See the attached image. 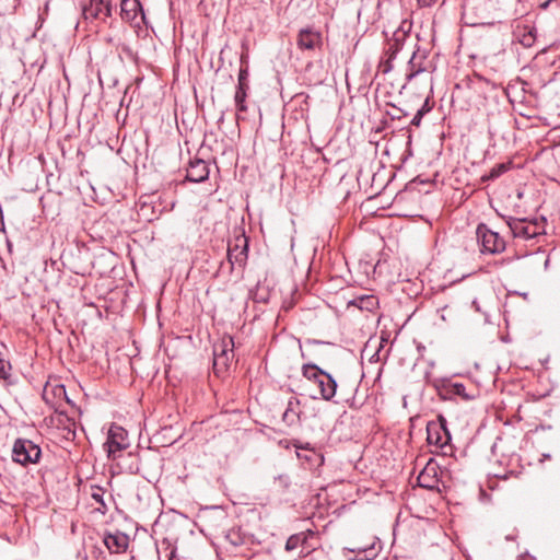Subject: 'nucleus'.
Segmentation results:
<instances>
[{
    "label": "nucleus",
    "mask_w": 560,
    "mask_h": 560,
    "mask_svg": "<svg viewBox=\"0 0 560 560\" xmlns=\"http://www.w3.org/2000/svg\"><path fill=\"white\" fill-rule=\"evenodd\" d=\"M113 289L106 282H84L81 296L86 305H94L95 300L105 299Z\"/></svg>",
    "instance_id": "9"
},
{
    "label": "nucleus",
    "mask_w": 560,
    "mask_h": 560,
    "mask_svg": "<svg viewBox=\"0 0 560 560\" xmlns=\"http://www.w3.org/2000/svg\"><path fill=\"white\" fill-rule=\"evenodd\" d=\"M300 401L296 398H290L283 412L282 420L288 424H294L299 420Z\"/></svg>",
    "instance_id": "18"
},
{
    "label": "nucleus",
    "mask_w": 560,
    "mask_h": 560,
    "mask_svg": "<svg viewBox=\"0 0 560 560\" xmlns=\"http://www.w3.org/2000/svg\"><path fill=\"white\" fill-rule=\"evenodd\" d=\"M427 441L446 454V448L451 442V433L446 428V420L440 417L439 422H429L427 424Z\"/></svg>",
    "instance_id": "6"
},
{
    "label": "nucleus",
    "mask_w": 560,
    "mask_h": 560,
    "mask_svg": "<svg viewBox=\"0 0 560 560\" xmlns=\"http://www.w3.org/2000/svg\"><path fill=\"white\" fill-rule=\"evenodd\" d=\"M517 37L522 46L525 48H530L536 42V31L534 27L528 26L518 27Z\"/></svg>",
    "instance_id": "19"
},
{
    "label": "nucleus",
    "mask_w": 560,
    "mask_h": 560,
    "mask_svg": "<svg viewBox=\"0 0 560 560\" xmlns=\"http://www.w3.org/2000/svg\"><path fill=\"white\" fill-rule=\"evenodd\" d=\"M42 456L40 447L27 439H16L12 447V459L22 466L36 464Z\"/></svg>",
    "instance_id": "4"
},
{
    "label": "nucleus",
    "mask_w": 560,
    "mask_h": 560,
    "mask_svg": "<svg viewBox=\"0 0 560 560\" xmlns=\"http://www.w3.org/2000/svg\"><path fill=\"white\" fill-rule=\"evenodd\" d=\"M439 0H417L419 7L421 8H430L435 4Z\"/></svg>",
    "instance_id": "34"
},
{
    "label": "nucleus",
    "mask_w": 560,
    "mask_h": 560,
    "mask_svg": "<svg viewBox=\"0 0 560 560\" xmlns=\"http://www.w3.org/2000/svg\"><path fill=\"white\" fill-rule=\"evenodd\" d=\"M213 355H224L229 359L234 358V340L231 336H225L219 343L214 345Z\"/></svg>",
    "instance_id": "16"
},
{
    "label": "nucleus",
    "mask_w": 560,
    "mask_h": 560,
    "mask_svg": "<svg viewBox=\"0 0 560 560\" xmlns=\"http://www.w3.org/2000/svg\"><path fill=\"white\" fill-rule=\"evenodd\" d=\"M11 369L10 362L0 357V380L4 381L7 385L14 384L11 375Z\"/></svg>",
    "instance_id": "23"
},
{
    "label": "nucleus",
    "mask_w": 560,
    "mask_h": 560,
    "mask_svg": "<svg viewBox=\"0 0 560 560\" xmlns=\"http://www.w3.org/2000/svg\"><path fill=\"white\" fill-rule=\"evenodd\" d=\"M7 245H8L9 249L11 250L12 244H11V242L9 240H7Z\"/></svg>",
    "instance_id": "38"
},
{
    "label": "nucleus",
    "mask_w": 560,
    "mask_h": 560,
    "mask_svg": "<svg viewBox=\"0 0 560 560\" xmlns=\"http://www.w3.org/2000/svg\"><path fill=\"white\" fill-rule=\"evenodd\" d=\"M418 482L422 488L434 489L438 480L430 476L429 468H425L418 477Z\"/></svg>",
    "instance_id": "25"
},
{
    "label": "nucleus",
    "mask_w": 560,
    "mask_h": 560,
    "mask_svg": "<svg viewBox=\"0 0 560 560\" xmlns=\"http://www.w3.org/2000/svg\"><path fill=\"white\" fill-rule=\"evenodd\" d=\"M322 46V34L312 28H303L298 35V47L302 50H315Z\"/></svg>",
    "instance_id": "14"
},
{
    "label": "nucleus",
    "mask_w": 560,
    "mask_h": 560,
    "mask_svg": "<svg viewBox=\"0 0 560 560\" xmlns=\"http://www.w3.org/2000/svg\"><path fill=\"white\" fill-rule=\"evenodd\" d=\"M246 56L245 55H242L241 56V69H240V72H238V83H237V86L236 88H243V89H249V85H248V67L247 66H244V63L246 62Z\"/></svg>",
    "instance_id": "24"
},
{
    "label": "nucleus",
    "mask_w": 560,
    "mask_h": 560,
    "mask_svg": "<svg viewBox=\"0 0 560 560\" xmlns=\"http://www.w3.org/2000/svg\"><path fill=\"white\" fill-rule=\"evenodd\" d=\"M348 305H353L360 310L372 312L378 305V300L373 294H365L351 300Z\"/></svg>",
    "instance_id": "17"
},
{
    "label": "nucleus",
    "mask_w": 560,
    "mask_h": 560,
    "mask_svg": "<svg viewBox=\"0 0 560 560\" xmlns=\"http://www.w3.org/2000/svg\"><path fill=\"white\" fill-rule=\"evenodd\" d=\"M56 393L66 395V390H65L63 385L56 386Z\"/></svg>",
    "instance_id": "35"
},
{
    "label": "nucleus",
    "mask_w": 560,
    "mask_h": 560,
    "mask_svg": "<svg viewBox=\"0 0 560 560\" xmlns=\"http://www.w3.org/2000/svg\"><path fill=\"white\" fill-rule=\"evenodd\" d=\"M488 2L493 7L494 9H503L510 3L513 2V0H488Z\"/></svg>",
    "instance_id": "30"
},
{
    "label": "nucleus",
    "mask_w": 560,
    "mask_h": 560,
    "mask_svg": "<svg viewBox=\"0 0 560 560\" xmlns=\"http://www.w3.org/2000/svg\"><path fill=\"white\" fill-rule=\"evenodd\" d=\"M307 342H308V343H314V345H320V343H324L323 341L315 340V339H313V340H308Z\"/></svg>",
    "instance_id": "36"
},
{
    "label": "nucleus",
    "mask_w": 560,
    "mask_h": 560,
    "mask_svg": "<svg viewBox=\"0 0 560 560\" xmlns=\"http://www.w3.org/2000/svg\"><path fill=\"white\" fill-rule=\"evenodd\" d=\"M480 252L483 254H499L505 249V241L498 232L490 230L487 224L480 223L476 230Z\"/></svg>",
    "instance_id": "5"
},
{
    "label": "nucleus",
    "mask_w": 560,
    "mask_h": 560,
    "mask_svg": "<svg viewBox=\"0 0 560 560\" xmlns=\"http://www.w3.org/2000/svg\"><path fill=\"white\" fill-rule=\"evenodd\" d=\"M129 444L128 432L120 425L112 424L104 444L108 457L115 459L116 453L128 448Z\"/></svg>",
    "instance_id": "7"
},
{
    "label": "nucleus",
    "mask_w": 560,
    "mask_h": 560,
    "mask_svg": "<svg viewBox=\"0 0 560 560\" xmlns=\"http://www.w3.org/2000/svg\"><path fill=\"white\" fill-rule=\"evenodd\" d=\"M424 115L421 113V112H417V114L413 116V118L411 119V125L412 126H416V127H419L420 124H421V119Z\"/></svg>",
    "instance_id": "33"
},
{
    "label": "nucleus",
    "mask_w": 560,
    "mask_h": 560,
    "mask_svg": "<svg viewBox=\"0 0 560 560\" xmlns=\"http://www.w3.org/2000/svg\"><path fill=\"white\" fill-rule=\"evenodd\" d=\"M306 540V537L304 536V534H294V535H291L288 539H287V542H285V550L287 551H292V550H295L296 548H299L303 542H305Z\"/></svg>",
    "instance_id": "26"
},
{
    "label": "nucleus",
    "mask_w": 560,
    "mask_h": 560,
    "mask_svg": "<svg viewBox=\"0 0 560 560\" xmlns=\"http://www.w3.org/2000/svg\"><path fill=\"white\" fill-rule=\"evenodd\" d=\"M432 108H433V103L430 101V97L428 96L425 98L424 103L422 104V106L418 110L421 112L423 115H425L429 112H431Z\"/></svg>",
    "instance_id": "31"
},
{
    "label": "nucleus",
    "mask_w": 560,
    "mask_h": 560,
    "mask_svg": "<svg viewBox=\"0 0 560 560\" xmlns=\"http://www.w3.org/2000/svg\"><path fill=\"white\" fill-rule=\"evenodd\" d=\"M174 557H175V551L173 550V551H171V553H170L168 560H173V558H174Z\"/></svg>",
    "instance_id": "37"
},
{
    "label": "nucleus",
    "mask_w": 560,
    "mask_h": 560,
    "mask_svg": "<svg viewBox=\"0 0 560 560\" xmlns=\"http://www.w3.org/2000/svg\"><path fill=\"white\" fill-rule=\"evenodd\" d=\"M226 538L231 541L232 545L238 546L242 544L241 537L235 532H230L226 535Z\"/></svg>",
    "instance_id": "32"
},
{
    "label": "nucleus",
    "mask_w": 560,
    "mask_h": 560,
    "mask_svg": "<svg viewBox=\"0 0 560 560\" xmlns=\"http://www.w3.org/2000/svg\"><path fill=\"white\" fill-rule=\"evenodd\" d=\"M248 241L245 235L235 238L234 244H229L228 258L232 266H243L247 259Z\"/></svg>",
    "instance_id": "11"
},
{
    "label": "nucleus",
    "mask_w": 560,
    "mask_h": 560,
    "mask_svg": "<svg viewBox=\"0 0 560 560\" xmlns=\"http://www.w3.org/2000/svg\"><path fill=\"white\" fill-rule=\"evenodd\" d=\"M429 51L425 48H417L408 61L409 72L407 79L411 80L421 72H429L432 70V63L428 59Z\"/></svg>",
    "instance_id": "8"
},
{
    "label": "nucleus",
    "mask_w": 560,
    "mask_h": 560,
    "mask_svg": "<svg viewBox=\"0 0 560 560\" xmlns=\"http://www.w3.org/2000/svg\"><path fill=\"white\" fill-rule=\"evenodd\" d=\"M412 28V22L409 20H402L399 26L393 32L392 36L387 38L385 46L386 60L380 62L378 69L383 73H387L392 70V60L395 59L396 55L405 46V44L411 39L410 31Z\"/></svg>",
    "instance_id": "1"
},
{
    "label": "nucleus",
    "mask_w": 560,
    "mask_h": 560,
    "mask_svg": "<svg viewBox=\"0 0 560 560\" xmlns=\"http://www.w3.org/2000/svg\"><path fill=\"white\" fill-rule=\"evenodd\" d=\"M103 495H104V491L100 487H96V489L91 494L92 499L101 505V508L97 509L98 511H101V509H106V504H105Z\"/></svg>",
    "instance_id": "29"
},
{
    "label": "nucleus",
    "mask_w": 560,
    "mask_h": 560,
    "mask_svg": "<svg viewBox=\"0 0 560 560\" xmlns=\"http://www.w3.org/2000/svg\"><path fill=\"white\" fill-rule=\"evenodd\" d=\"M509 170V164L501 163L491 168L488 179H495Z\"/></svg>",
    "instance_id": "28"
},
{
    "label": "nucleus",
    "mask_w": 560,
    "mask_h": 560,
    "mask_svg": "<svg viewBox=\"0 0 560 560\" xmlns=\"http://www.w3.org/2000/svg\"><path fill=\"white\" fill-rule=\"evenodd\" d=\"M249 89H243V88H236L235 95H234V102L237 112H246L247 105H246V97H247V91Z\"/></svg>",
    "instance_id": "22"
},
{
    "label": "nucleus",
    "mask_w": 560,
    "mask_h": 560,
    "mask_svg": "<svg viewBox=\"0 0 560 560\" xmlns=\"http://www.w3.org/2000/svg\"><path fill=\"white\" fill-rule=\"evenodd\" d=\"M82 13L85 20L105 21L112 14V7L108 0H90Z\"/></svg>",
    "instance_id": "10"
},
{
    "label": "nucleus",
    "mask_w": 560,
    "mask_h": 560,
    "mask_svg": "<svg viewBox=\"0 0 560 560\" xmlns=\"http://www.w3.org/2000/svg\"><path fill=\"white\" fill-rule=\"evenodd\" d=\"M450 393L456 396H460L464 399H471L472 397L466 393V387L462 383H454L450 387Z\"/></svg>",
    "instance_id": "27"
},
{
    "label": "nucleus",
    "mask_w": 560,
    "mask_h": 560,
    "mask_svg": "<svg viewBox=\"0 0 560 560\" xmlns=\"http://www.w3.org/2000/svg\"><path fill=\"white\" fill-rule=\"evenodd\" d=\"M350 551L354 553V558H352V560H372L377 556V550L375 549L374 544L366 548L350 549Z\"/></svg>",
    "instance_id": "20"
},
{
    "label": "nucleus",
    "mask_w": 560,
    "mask_h": 560,
    "mask_svg": "<svg viewBox=\"0 0 560 560\" xmlns=\"http://www.w3.org/2000/svg\"><path fill=\"white\" fill-rule=\"evenodd\" d=\"M302 374L316 385L322 399L332 400L337 390V381L329 373L314 363H306L302 366Z\"/></svg>",
    "instance_id": "2"
},
{
    "label": "nucleus",
    "mask_w": 560,
    "mask_h": 560,
    "mask_svg": "<svg viewBox=\"0 0 560 560\" xmlns=\"http://www.w3.org/2000/svg\"><path fill=\"white\" fill-rule=\"evenodd\" d=\"M209 177V166L208 163L201 159L195 158L190 160L189 165L187 167L186 178L189 182L201 183L208 179Z\"/></svg>",
    "instance_id": "13"
},
{
    "label": "nucleus",
    "mask_w": 560,
    "mask_h": 560,
    "mask_svg": "<svg viewBox=\"0 0 560 560\" xmlns=\"http://www.w3.org/2000/svg\"><path fill=\"white\" fill-rule=\"evenodd\" d=\"M103 542L110 553H122L129 545V536L122 532L105 533Z\"/></svg>",
    "instance_id": "12"
},
{
    "label": "nucleus",
    "mask_w": 560,
    "mask_h": 560,
    "mask_svg": "<svg viewBox=\"0 0 560 560\" xmlns=\"http://www.w3.org/2000/svg\"><path fill=\"white\" fill-rule=\"evenodd\" d=\"M140 13L141 19H143L142 7L139 0H121L120 16L124 21L135 22Z\"/></svg>",
    "instance_id": "15"
},
{
    "label": "nucleus",
    "mask_w": 560,
    "mask_h": 560,
    "mask_svg": "<svg viewBox=\"0 0 560 560\" xmlns=\"http://www.w3.org/2000/svg\"><path fill=\"white\" fill-rule=\"evenodd\" d=\"M510 231L514 237L532 240L545 234L546 220L510 219L508 221Z\"/></svg>",
    "instance_id": "3"
},
{
    "label": "nucleus",
    "mask_w": 560,
    "mask_h": 560,
    "mask_svg": "<svg viewBox=\"0 0 560 560\" xmlns=\"http://www.w3.org/2000/svg\"><path fill=\"white\" fill-rule=\"evenodd\" d=\"M233 359L224 355H213V370L217 375L225 373Z\"/></svg>",
    "instance_id": "21"
}]
</instances>
